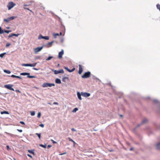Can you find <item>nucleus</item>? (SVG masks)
Segmentation results:
<instances>
[{
  "label": "nucleus",
  "instance_id": "f257e3e1",
  "mask_svg": "<svg viewBox=\"0 0 160 160\" xmlns=\"http://www.w3.org/2000/svg\"><path fill=\"white\" fill-rule=\"evenodd\" d=\"M55 85L54 83H44L42 84V86L43 88L48 87H51L52 86H54Z\"/></svg>",
  "mask_w": 160,
  "mask_h": 160
},
{
  "label": "nucleus",
  "instance_id": "f03ea898",
  "mask_svg": "<svg viewBox=\"0 0 160 160\" xmlns=\"http://www.w3.org/2000/svg\"><path fill=\"white\" fill-rule=\"evenodd\" d=\"M30 74L29 72H22L20 73V75L22 76L27 75V77L29 78H36V77L34 76H31L30 75Z\"/></svg>",
  "mask_w": 160,
  "mask_h": 160
},
{
  "label": "nucleus",
  "instance_id": "7ed1b4c3",
  "mask_svg": "<svg viewBox=\"0 0 160 160\" xmlns=\"http://www.w3.org/2000/svg\"><path fill=\"white\" fill-rule=\"evenodd\" d=\"M91 75V72L89 71L85 72L82 76V78H89Z\"/></svg>",
  "mask_w": 160,
  "mask_h": 160
},
{
  "label": "nucleus",
  "instance_id": "20e7f679",
  "mask_svg": "<svg viewBox=\"0 0 160 160\" xmlns=\"http://www.w3.org/2000/svg\"><path fill=\"white\" fill-rule=\"evenodd\" d=\"M15 4L12 2H10L8 3L7 5V7L8 8V10H10L13 8L15 5Z\"/></svg>",
  "mask_w": 160,
  "mask_h": 160
},
{
  "label": "nucleus",
  "instance_id": "39448f33",
  "mask_svg": "<svg viewBox=\"0 0 160 160\" xmlns=\"http://www.w3.org/2000/svg\"><path fill=\"white\" fill-rule=\"evenodd\" d=\"M13 86V85H12V84H8L5 85L4 86V87L5 88H6L9 90L14 91V89L12 88V87Z\"/></svg>",
  "mask_w": 160,
  "mask_h": 160
},
{
  "label": "nucleus",
  "instance_id": "423d86ee",
  "mask_svg": "<svg viewBox=\"0 0 160 160\" xmlns=\"http://www.w3.org/2000/svg\"><path fill=\"white\" fill-rule=\"evenodd\" d=\"M52 70L54 72L55 74H57L60 73H63L64 72V71L62 69H61L59 70H54L52 69Z\"/></svg>",
  "mask_w": 160,
  "mask_h": 160
},
{
  "label": "nucleus",
  "instance_id": "0eeeda50",
  "mask_svg": "<svg viewBox=\"0 0 160 160\" xmlns=\"http://www.w3.org/2000/svg\"><path fill=\"white\" fill-rule=\"evenodd\" d=\"M54 42V41H52V42L47 43L43 45L44 47L47 48H49L52 46V43Z\"/></svg>",
  "mask_w": 160,
  "mask_h": 160
},
{
  "label": "nucleus",
  "instance_id": "6e6552de",
  "mask_svg": "<svg viewBox=\"0 0 160 160\" xmlns=\"http://www.w3.org/2000/svg\"><path fill=\"white\" fill-rule=\"evenodd\" d=\"M43 47H44L43 45L41 47H38L34 49V51L35 53L38 52L40 51Z\"/></svg>",
  "mask_w": 160,
  "mask_h": 160
},
{
  "label": "nucleus",
  "instance_id": "1a4fd4ad",
  "mask_svg": "<svg viewBox=\"0 0 160 160\" xmlns=\"http://www.w3.org/2000/svg\"><path fill=\"white\" fill-rule=\"evenodd\" d=\"M82 96L83 97H88L90 96V93H88L87 92H82Z\"/></svg>",
  "mask_w": 160,
  "mask_h": 160
},
{
  "label": "nucleus",
  "instance_id": "9d476101",
  "mask_svg": "<svg viewBox=\"0 0 160 160\" xmlns=\"http://www.w3.org/2000/svg\"><path fill=\"white\" fill-rule=\"evenodd\" d=\"M64 54V51L63 50H62L60 52L58 53V58H61L62 57V56Z\"/></svg>",
  "mask_w": 160,
  "mask_h": 160
},
{
  "label": "nucleus",
  "instance_id": "9b49d317",
  "mask_svg": "<svg viewBox=\"0 0 160 160\" xmlns=\"http://www.w3.org/2000/svg\"><path fill=\"white\" fill-rule=\"evenodd\" d=\"M114 93L116 95H119V98H120L121 97V96L122 95L123 93L121 92H117L115 90H114Z\"/></svg>",
  "mask_w": 160,
  "mask_h": 160
},
{
  "label": "nucleus",
  "instance_id": "f8f14e48",
  "mask_svg": "<svg viewBox=\"0 0 160 160\" xmlns=\"http://www.w3.org/2000/svg\"><path fill=\"white\" fill-rule=\"evenodd\" d=\"M64 69H66L67 70L68 72H72L73 71H74L75 70V68H72V69L70 70V69H69L68 67H65Z\"/></svg>",
  "mask_w": 160,
  "mask_h": 160
},
{
  "label": "nucleus",
  "instance_id": "ddd939ff",
  "mask_svg": "<svg viewBox=\"0 0 160 160\" xmlns=\"http://www.w3.org/2000/svg\"><path fill=\"white\" fill-rule=\"evenodd\" d=\"M83 71L82 68V65H79V71L78 73L79 74H81L82 72Z\"/></svg>",
  "mask_w": 160,
  "mask_h": 160
},
{
  "label": "nucleus",
  "instance_id": "4468645a",
  "mask_svg": "<svg viewBox=\"0 0 160 160\" xmlns=\"http://www.w3.org/2000/svg\"><path fill=\"white\" fill-rule=\"evenodd\" d=\"M20 34H16L14 33H12L11 35H10L8 36V37L9 38H10L11 37H12L13 36H16V37H18L19 35H20Z\"/></svg>",
  "mask_w": 160,
  "mask_h": 160
},
{
  "label": "nucleus",
  "instance_id": "2eb2a0df",
  "mask_svg": "<svg viewBox=\"0 0 160 160\" xmlns=\"http://www.w3.org/2000/svg\"><path fill=\"white\" fill-rule=\"evenodd\" d=\"M77 95L78 99L80 100H82V98L81 96H82V92L80 93L79 92H77Z\"/></svg>",
  "mask_w": 160,
  "mask_h": 160
},
{
  "label": "nucleus",
  "instance_id": "dca6fc26",
  "mask_svg": "<svg viewBox=\"0 0 160 160\" xmlns=\"http://www.w3.org/2000/svg\"><path fill=\"white\" fill-rule=\"evenodd\" d=\"M156 147L157 150H160V142L156 144Z\"/></svg>",
  "mask_w": 160,
  "mask_h": 160
},
{
  "label": "nucleus",
  "instance_id": "f3484780",
  "mask_svg": "<svg viewBox=\"0 0 160 160\" xmlns=\"http://www.w3.org/2000/svg\"><path fill=\"white\" fill-rule=\"evenodd\" d=\"M11 77L13 78H17L21 79H22L21 77L19 76H16L14 75H12Z\"/></svg>",
  "mask_w": 160,
  "mask_h": 160
},
{
  "label": "nucleus",
  "instance_id": "a211bd4d",
  "mask_svg": "<svg viewBox=\"0 0 160 160\" xmlns=\"http://www.w3.org/2000/svg\"><path fill=\"white\" fill-rule=\"evenodd\" d=\"M55 82L57 84H61V83L60 79L58 78H57L55 79Z\"/></svg>",
  "mask_w": 160,
  "mask_h": 160
},
{
  "label": "nucleus",
  "instance_id": "6ab92c4d",
  "mask_svg": "<svg viewBox=\"0 0 160 160\" xmlns=\"http://www.w3.org/2000/svg\"><path fill=\"white\" fill-rule=\"evenodd\" d=\"M148 121V119L146 118H145L144 119L142 122L141 123H142L143 124H145L147 123Z\"/></svg>",
  "mask_w": 160,
  "mask_h": 160
},
{
  "label": "nucleus",
  "instance_id": "aec40b11",
  "mask_svg": "<svg viewBox=\"0 0 160 160\" xmlns=\"http://www.w3.org/2000/svg\"><path fill=\"white\" fill-rule=\"evenodd\" d=\"M28 152L32 154H33V155H34V149H32V150H28Z\"/></svg>",
  "mask_w": 160,
  "mask_h": 160
},
{
  "label": "nucleus",
  "instance_id": "412c9836",
  "mask_svg": "<svg viewBox=\"0 0 160 160\" xmlns=\"http://www.w3.org/2000/svg\"><path fill=\"white\" fill-rule=\"evenodd\" d=\"M22 66H25V67H30V63H26V64H22Z\"/></svg>",
  "mask_w": 160,
  "mask_h": 160
},
{
  "label": "nucleus",
  "instance_id": "4be33fe9",
  "mask_svg": "<svg viewBox=\"0 0 160 160\" xmlns=\"http://www.w3.org/2000/svg\"><path fill=\"white\" fill-rule=\"evenodd\" d=\"M1 114H9V113L8 111H3L1 112Z\"/></svg>",
  "mask_w": 160,
  "mask_h": 160
},
{
  "label": "nucleus",
  "instance_id": "5701e85b",
  "mask_svg": "<svg viewBox=\"0 0 160 160\" xmlns=\"http://www.w3.org/2000/svg\"><path fill=\"white\" fill-rule=\"evenodd\" d=\"M5 133H6L8 135H10V136H11L12 137H13L14 136H15V135H14V134H12L9 133H8L7 132H5Z\"/></svg>",
  "mask_w": 160,
  "mask_h": 160
},
{
  "label": "nucleus",
  "instance_id": "b1692460",
  "mask_svg": "<svg viewBox=\"0 0 160 160\" xmlns=\"http://www.w3.org/2000/svg\"><path fill=\"white\" fill-rule=\"evenodd\" d=\"M3 71L4 72L8 74H10L11 73V71L10 70L5 69L3 70Z\"/></svg>",
  "mask_w": 160,
  "mask_h": 160
},
{
  "label": "nucleus",
  "instance_id": "393cba45",
  "mask_svg": "<svg viewBox=\"0 0 160 160\" xmlns=\"http://www.w3.org/2000/svg\"><path fill=\"white\" fill-rule=\"evenodd\" d=\"M66 79H68V77H64L62 79V81L64 82H66Z\"/></svg>",
  "mask_w": 160,
  "mask_h": 160
},
{
  "label": "nucleus",
  "instance_id": "a878e982",
  "mask_svg": "<svg viewBox=\"0 0 160 160\" xmlns=\"http://www.w3.org/2000/svg\"><path fill=\"white\" fill-rule=\"evenodd\" d=\"M53 58V56H50L48 57L47 59H46V61H49Z\"/></svg>",
  "mask_w": 160,
  "mask_h": 160
},
{
  "label": "nucleus",
  "instance_id": "bb28decb",
  "mask_svg": "<svg viewBox=\"0 0 160 160\" xmlns=\"http://www.w3.org/2000/svg\"><path fill=\"white\" fill-rule=\"evenodd\" d=\"M39 146L44 148H46L47 147V145L46 144H45L44 145L42 144H39Z\"/></svg>",
  "mask_w": 160,
  "mask_h": 160
},
{
  "label": "nucleus",
  "instance_id": "cd10ccee",
  "mask_svg": "<svg viewBox=\"0 0 160 160\" xmlns=\"http://www.w3.org/2000/svg\"><path fill=\"white\" fill-rule=\"evenodd\" d=\"M37 64V63H35L32 64H30V67H35Z\"/></svg>",
  "mask_w": 160,
  "mask_h": 160
},
{
  "label": "nucleus",
  "instance_id": "c85d7f7f",
  "mask_svg": "<svg viewBox=\"0 0 160 160\" xmlns=\"http://www.w3.org/2000/svg\"><path fill=\"white\" fill-rule=\"evenodd\" d=\"M92 78L94 80H98L99 81H100V80L98 78H97L96 77L94 76V75H92Z\"/></svg>",
  "mask_w": 160,
  "mask_h": 160
},
{
  "label": "nucleus",
  "instance_id": "c756f323",
  "mask_svg": "<svg viewBox=\"0 0 160 160\" xmlns=\"http://www.w3.org/2000/svg\"><path fill=\"white\" fill-rule=\"evenodd\" d=\"M17 16H12V17H9V18L10 19V20L11 21V20L14 19L15 18H17Z\"/></svg>",
  "mask_w": 160,
  "mask_h": 160
},
{
  "label": "nucleus",
  "instance_id": "7c9ffc66",
  "mask_svg": "<svg viewBox=\"0 0 160 160\" xmlns=\"http://www.w3.org/2000/svg\"><path fill=\"white\" fill-rule=\"evenodd\" d=\"M3 20L4 21L6 22H8L9 21H10L9 18H8L6 19H5V18Z\"/></svg>",
  "mask_w": 160,
  "mask_h": 160
},
{
  "label": "nucleus",
  "instance_id": "2f4dec72",
  "mask_svg": "<svg viewBox=\"0 0 160 160\" xmlns=\"http://www.w3.org/2000/svg\"><path fill=\"white\" fill-rule=\"evenodd\" d=\"M4 30H3L1 27L0 26V34H2L3 33Z\"/></svg>",
  "mask_w": 160,
  "mask_h": 160
},
{
  "label": "nucleus",
  "instance_id": "473e14b6",
  "mask_svg": "<svg viewBox=\"0 0 160 160\" xmlns=\"http://www.w3.org/2000/svg\"><path fill=\"white\" fill-rule=\"evenodd\" d=\"M44 36H42L41 34H40L38 37V39H43Z\"/></svg>",
  "mask_w": 160,
  "mask_h": 160
},
{
  "label": "nucleus",
  "instance_id": "72a5a7b5",
  "mask_svg": "<svg viewBox=\"0 0 160 160\" xmlns=\"http://www.w3.org/2000/svg\"><path fill=\"white\" fill-rule=\"evenodd\" d=\"M78 110V108H75L72 111L73 112H75L76 111Z\"/></svg>",
  "mask_w": 160,
  "mask_h": 160
},
{
  "label": "nucleus",
  "instance_id": "f704fd0d",
  "mask_svg": "<svg viewBox=\"0 0 160 160\" xmlns=\"http://www.w3.org/2000/svg\"><path fill=\"white\" fill-rule=\"evenodd\" d=\"M142 125V124L141 122L140 123L138 124V125L135 128V129H136V128H138Z\"/></svg>",
  "mask_w": 160,
  "mask_h": 160
},
{
  "label": "nucleus",
  "instance_id": "c9c22d12",
  "mask_svg": "<svg viewBox=\"0 0 160 160\" xmlns=\"http://www.w3.org/2000/svg\"><path fill=\"white\" fill-rule=\"evenodd\" d=\"M4 32H5L7 33H9L10 32H11L12 31L11 30H4Z\"/></svg>",
  "mask_w": 160,
  "mask_h": 160
},
{
  "label": "nucleus",
  "instance_id": "e433bc0d",
  "mask_svg": "<svg viewBox=\"0 0 160 160\" xmlns=\"http://www.w3.org/2000/svg\"><path fill=\"white\" fill-rule=\"evenodd\" d=\"M36 135H37L38 136V138H39V139H41V133H36Z\"/></svg>",
  "mask_w": 160,
  "mask_h": 160
},
{
  "label": "nucleus",
  "instance_id": "4c0bfd02",
  "mask_svg": "<svg viewBox=\"0 0 160 160\" xmlns=\"http://www.w3.org/2000/svg\"><path fill=\"white\" fill-rule=\"evenodd\" d=\"M35 112L33 111H31V115L32 116H33L35 115Z\"/></svg>",
  "mask_w": 160,
  "mask_h": 160
},
{
  "label": "nucleus",
  "instance_id": "58836bf2",
  "mask_svg": "<svg viewBox=\"0 0 160 160\" xmlns=\"http://www.w3.org/2000/svg\"><path fill=\"white\" fill-rule=\"evenodd\" d=\"M43 39L46 40H48L49 39V37L48 36H44Z\"/></svg>",
  "mask_w": 160,
  "mask_h": 160
},
{
  "label": "nucleus",
  "instance_id": "ea45409f",
  "mask_svg": "<svg viewBox=\"0 0 160 160\" xmlns=\"http://www.w3.org/2000/svg\"><path fill=\"white\" fill-rule=\"evenodd\" d=\"M157 8L160 11V5L157 4L156 5Z\"/></svg>",
  "mask_w": 160,
  "mask_h": 160
},
{
  "label": "nucleus",
  "instance_id": "a19ab883",
  "mask_svg": "<svg viewBox=\"0 0 160 160\" xmlns=\"http://www.w3.org/2000/svg\"><path fill=\"white\" fill-rule=\"evenodd\" d=\"M54 38H56V36H59V34L58 33H54L53 35Z\"/></svg>",
  "mask_w": 160,
  "mask_h": 160
},
{
  "label": "nucleus",
  "instance_id": "79ce46f5",
  "mask_svg": "<svg viewBox=\"0 0 160 160\" xmlns=\"http://www.w3.org/2000/svg\"><path fill=\"white\" fill-rule=\"evenodd\" d=\"M41 116V113L40 112H39L38 114L37 117L38 118H40Z\"/></svg>",
  "mask_w": 160,
  "mask_h": 160
},
{
  "label": "nucleus",
  "instance_id": "37998d69",
  "mask_svg": "<svg viewBox=\"0 0 160 160\" xmlns=\"http://www.w3.org/2000/svg\"><path fill=\"white\" fill-rule=\"evenodd\" d=\"M23 8H24L25 10V9H27V10H29V11H30V12H32V11L31 10H30V9H29V8H26V7H23Z\"/></svg>",
  "mask_w": 160,
  "mask_h": 160
},
{
  "label": "nucleus",
  "instance_id": "c03bdc74",
  "mask_svg": "<svg viewBox=\"0 0 160 160\" xmlns=\"http://www.w3.org/2000/svg\"><path fill=\"white\" fill-rule=\"evenodd\" d=\"M11 44L10 43H7L6 45V47L7 48L8 47L10 46L11 45Z\"/></svg>",
  "mask_w": 160,
  "mask_h": 160
},
{
  "label": "nucleus",
  "instance_id": "a18cd8bd",
  "mask_svg": "<svg viewBox=\"0 0 160 160\" xmlns=\"http://www.w3.org/2000/svg\"><path fill=\"white\" fill-rule=\"evenodd\" d=\"M108 84L110 86H111L112 87V89H113V86L112 85L111 82H108Z\"/></svg>",
  "mask_w": 160,
  "mask_h": 160
},
{
  "label": "nucleus",
  "instance_id": "49530a36",
  "mask_svg": "<svg viewBox=\"0 0 160 160\" xmlns=\"http://www.w3.org/2000/svg\"><path fill=\"white\" fill-rule=\"evenodd\" d=\"M51 141L53 143H57V142L54 141L52 139H51Z\"/></svg>",
  "mask_w": 160,
  "mask_h": 160
},
{
  "label": "nucleus",
  "instance_id": "de8ad7c7",
  "mask_svg": "<svg viewBox=\"0 0 160 160\" xmlns=\"http://www.w3.org/2000/svg\"><path fill=\"white\" fill-rule=\"evenodd\" d=\"M39 126L42 128H43L44 127V124H41L39 125Z\"/></svg>",
  "mask_w": 160,
  "mask_h": 160
},
{
  "label": "nucleus",
  "instance_id": "09e8293b",
  "mask_svg": "<svg viewBox=\"0 0 160 160\" xmlns=\"http://www.w3.org/2000/svg\"><path fill=\"white\" fill-rule=\"evenodd\" d=\"M8 150H9L11 149V148L9 147V146L8 145H7L6 146Z\"/></svg>",
  "mask_w": 160,
  "mask_h": 160
},
{
  "label": "nucleus",
  "instance_id": "8fccbe9b",
  "mask_svg": "<svg viewBox=\"0 0 160 160\" xmlns=\"http://www.w3.org/2000/svg\"><path fill=\"white\" fill-rule=\"evenodd\" d=\"M20 123L22 125H25V123L23 121H20Z\"/></svg>",
  "mask_w": 160,
  "mask_h": 160
},
{
  "label": "nucleus",
  "instance_id": "3c124183",
  "mask_svg": "<svg viewBox=\"0 0 160 160\" xmlns=\"http://www.w3.org/2000/svg\"><path fill=\"white\" fill-rule=\"evenodd\" d=\"M4 56V55L3 54H2V53H1L0 54V57L1 58H3V57Z\"/></svg>",
  "mask_w": 160,
  "mask_h": 160
},
{
  "label": "nucleus",
  "instance_id": "603ef678",
  "mask_svg": "<svg viewBox=\"0 0 160 160\" xmlns=\"http://www.w3.org/2000/svg\"><path fill=\"white\" fill-rule=\"evenodd\" d=\"M17 130L20 132H22V130L21 129H17Z\"/></svg>",
  "mask_w": 160,
  "mask_h": 160
},
{
  "label": "nucleus",
  "instance_id": "864d4df0",
  "mask_svg": "<svg viewBox=\"0 0 160 160\" xmlns=\"http://www.w3.org/2000/svg\"><path fill=\"white\" fill-rule=\"evenodd\" d=\"M68 139H69V141H71L72 142H74V141L72 139H71V138H68Z\"/></svg>",
  "mask_w": 160,
  "mask_h": 160
},
{
  "label": "nucleus",
  "instance_id": "5fc2aeb1",
  "mask_svg": "<svg viewBox=\"0 0 160 160\" xmlns=\"http://www.w3.org/2000/svg\"><path fill=\"white\" fill-rule=\"evenodd\" d=\"M27 156H28L30 158H32V156L31 155H30V154H27Z\"/></svg>",
  "mask_w": 160,
  "mask_h": 160
},
{
  "label": "nucleus",
  "instance_id": "6e6d98bb",
  "mask_svg": "<svg viewBox=\"0 0 160 160\" xmlns=\"http://www.w3.org/2000/svg\"><path fill=\"white\" fill-rule=\"evenodd\" d=\"M71 130L72 131H75V132H76V129H75L74 128H71Z\"/></svg>",
  "mask_w": 160,
  "mask_h": 160
},
{
  "label": "nucleus",
  "instance_id": "4d7b16f0",
  "mask_svg": "<svg viewBox=\"0 0 160 160\" xmlns=\"http://www.w3.org/2000/svg\"><path fill=\"white\" fill-rule=\"evenodd\" d=\"M52 147V145H49L47 146V148L48 149H49V148H51Z\"/></svg>",
  "mask_w": 160,
  "mask_h": 160
},
{
  "label": "nucleus",
  "instance_id": "13d9d810",
  "mask_svg": "<svg viewBox=\"0 0 160 160\" xmlns=\"http://www.w3.org/2000/svg\"><path fill=\"white\" fill-rule=\"evenodd\" d=\"M15 92H20L19 91V90H18V89H16L15 90Z\"/></svg>",
  "mask_w": 160,
  "mask_h": 160
},
{
  "label": "nucleus",
  "instance_id": "bf43d9fd",
  "mask_svg": "<svg viewBox=\"0 0 160 160\" xmlns=\"http://www.w3.org/2000/svg\"><path fill=\"white\" fill-rule=\"evenodd\" d=\"M53 104H55V105H58V103L57 102H54L53 103Z\"/></svg>",
  "mask_w": 160,
  "mask_h": 160
},
{
  "label": "nucleus",
  "instance_id": "052dcab7",
  "mask_svg": "<svg viewBox=\"0 0 160 160\" xmlns=\"http://www.w3.org/2000/svg\"><path fill=\"white\" fill-rule=\"evenodd\" d=\"M33 69L36 70H38V69L36 68H33Z\"/></svg>",
  "mask_w": 160,
  "mask_h": 160
},
{
  "label": "nucleus",
  "instance_id": "680f3d73",
  "mask_svg": "<svg viewBox=\"0 0 160 160\" xmlns=\"http://www.w3.org/2000/svg\"><path fill=\"white\" fill-rule=\"evenodd\" d=\"M28 6V5H27V4H24L23 5V6L24 7H26V6Z\"/></svg>",
  "mask_w": 160,
  "mask_h": 160
},
{
  "label": "nucleus",
  "instance_id": "e2e57ef3",
  "mask_svg": "<svg viewBox=\"0 0 160 160\" xmlns=\"http://www.w3.org/2000/svg\"><path fill=\"white\" fill-rule=\"evenodd\" d=\"M66 152H65L60 154V155H64V154H66Z\"/></svg>",
  "mask_w": 160,
  "mask_h": 160
},
{
  "label": "nucleus",
  "instance_id": "0e129e2a",
  "mask_svg": "<svg viewBox=\"0 0 160 160\" xmlns=\"http://www.w3.org/2000/svg\"><path fill=\"white\" fill-rule=\"evenodd\" d=\"M6 54H7L6 52H5L3 53H2V54H3L4 56Z\"/></svg>",
  "mask_w": 160,
  "mask_h": 160
},
{
  "label": "nucleus",
  "instance_id": "69168bd1",
  "mask_svg": "<svg viewBox=\"0 0 160 160\" xmlns=\"http://www.w3.org/2000/svg\"><path fill=\"white\" fill-rule=\"evenodd\" d=\"M133 149V148H131L129 150L130 151H132Z\"/></svg>",
  "mask_w": 160,
  "mask_h": 160
},
{
  "label": "nucleus",
  "instance_id": "338daca9",
  "mask_svg": "<svg viewBox=\"0 0 160 160\" xmlns=\"http://www.w3.org/2000/svg\"><path fill=\"white\" fill-rule=\"evenodd\" d=\"M59 35H62V33L61 32H60V33H59Z\"/></svg>",
  "mask_w": 160,
  "mask_h": 160
},
{
  "label": "nucleus",
  "instance_id": "774afa93",
  "mask_svg": "<svg viewBox=\"0 0 160 160\" xmlns=\"http://www.w3.org/2000/svg\"><path fill=\"white\" fill-rule=\"evenodd\" d=\"M74 144V146L75 144L76 143L74 141V142H73Z\"/></svg>",
  "mask_w": 160,
  "mask_h": 160
}]
</instances>
